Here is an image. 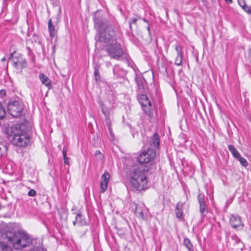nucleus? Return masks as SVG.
<instances>
[{
    "instance_id": "1",
    "label": "nucleus",
    "mask_w": 251,
    "mask_h": 251,
    "mask_svg": "<svg viewBox=\"0 0 251 251\" xmlns=\"http://www.w3.org/2000/svg\"><path fill=\"white\" fill-rule=\"evenodd\" d=\"M148 172L147 167L142 164L135 165L130 168L128 176L132 191H141L147 188Z\"/></svg>"
},
{
    "instance_id": "2",
    "label": "nucleus",
    "mask_w": 251,
    "mask_h": 251,
    "mask_svg": "<svg viewBox=\"0 0 251 251\" xmlns=\"http://www.w3.org/2000/svg\"><path fill=\"white\" fill-rule=\"evenodd\" d=\"M7 228L2 237L7 239L15 249L22 250L32 243V240L26 233L22 231H15L10 226Z\"/></svg>"
},
{
    "instance_id": "3",
    "label": "nucleus",
    "mask_w": 251,
    "mask_h": 251,
    "mask_svg": "<svg viewBox=\"0 0 251 251\" xmlns=\"http://www.w3.org/2000/svg\"><path fill=\"white\" fill-rule=\"evenodd\" d=\"M95 23L96 26L100 30V40L101 42L108 43L116 40L117 29L111 23L97 19L95 20Z\"/></svg>"
},
{
    "instance_id": "4",
    "label": "nucleus",
    "mask_w": 251,
    "mask_h": 251,
    "mask_svg": "<svg viewBox=\"0 0 251 251\" xmlns=\"http://www.w3.org/2000/svg\"><path fill=\"white\" fill-rule=\"evenodd\" d=\"M7 138L14 145L21 147L26 146L30 141L29 136L21 130L18 125H13L8 129Z\"/></svg>"
},
{
    "instance_id": "5",
    "label": "nucleus",
    "mask_w": 251,
    "mask_h": 251,
    "mask_svg": "<svg viewBox=\"0 0 251 251\" xmlns=\"http://www.w3.org/2000/svg\"><path fill=\"white\" fill-rule=\"evenodd\" d=\"M111 42L107 46L105 50L111 58L119 60L124 54L121 45L116 40Z\"/></svg>"
},
{
    "instance_id": "6",
    "label": "nucleus",
    "mask_w": 251,
    "mask_h": 251,
    "mask_svg": "<svg viewBox=\"0 0 251 251\" xmlns=\"http://www.w3.org/2000/svg\"><path fill=\"white\" fill-rule=\"evenodd\" d=\"M23 109V103L19 100L10 101L7 105L8 112L13 117L20 116Z\"/></svg>"
},
{
    "instance_id": "7",
    "label": "nucleus",
    "mask_w": 251,
    "mask_h": 251,
    "mask_svg": "<svg viewBox=\"0 0 251 251\" xmlns=\"http://www.w3.org/2000/svg\"><path fill=\"white\" fill-rule=\"evenodd\" d=\"M156 155L155 151L148 149L144 150L138 156V161L141 164L147 163L154 159Z\"/></svg>"
},
{
    "instance_id": "8",
    "label": "nucleus",
    "mask_w": 251,
    "mask_h": 251,
    "mask_svg": "<svg viewBox=\"0 0 251 251\" xmlns=\"http://www.w3.org/2000/svg\"><path fill=\"white\" fill-rule=\"evenodd\" d=\"M138 100L140 104L142 106V108L144 112L150 118L152 117L153 115V111L151 108V102L145 95H141L139 97Z\"/></svg>"
},
{
    "instance_id": "9",
    "label": "nucleus",
    "mask_w": 251,
    "mask_h": 251,
    "mask_svg": "<svg viewBox=\"0 0 251 251\" xmlns=\"http://www.w3.org/2000/svg\"><path fill=\"white\" fill-rule=\"evenodd\" d=\"M13 65L18 69H22L26 66V60L23 55H19L18 56H14L11 54V57L9 58Z\"/></svg>"
},
{
    "instance_id": "10",
    "label": "nucleus",
    "mask_w": 251,
    "mask_h": 251,
    "mask_svg": "<svg viewBox=\"0 0 251 251\" xmlns=\"http://www.w3.org/2000/svg\"><path fill=\"white\" fill-rule=\"evenodd\" d=\"M231 226L236 230H242L244 226L241 218L238 215H231L229 219Z\"/></svg>"
},
{
    "instance_id": "11",
    "label": "nucleus",
    "mask_w": 251,
    "mask_h": 251,
    "mask_svg": "<svg viewBox=\"0 0 251 251\" xmlns=\"http://www.w3.org/2000/svg\"><path fill=\"white\" fill-rule=\"evenodd\" d=\"M110 178V174L106 172H105L101 177L100 182V188L101 193H103L105 191L107 188V184Z\"/></svg>"
},
{
    "instance_id": "12",
    "label": "nucleus",
    "mask_w": 251,
    "mask_h": 251,
    "mask_svg": "<svg viewBox=\"0 0 251 251\" xmlns=\"http://www.w3.org/2000/svg\"><path fill=\"white\" fill-rule=\"evenodd\" d=\"M147 212V208L143 205L136 204L135 213L137 216L141 219H144L145 217V214Z\"/></svg>"
},
{
    "instance_id": "13",
    "label": "nucleus",
    "mask_w": 251,
    "mask_h": 251,
    "mask_svg": "<svg viewBox=\"0 0 251 251\" xmlns=\"http://www.w3.org/2000/svg\"><path fill=\"white\" fill-rule=\"evenodd\" d=\"M39 78L42 84L46 86L49 89H50L52 88L51 80L47 75L44 74H41L39 75Z\"/></svg>"
},
{
    "instance_id": "14",
    "label": "nucleus",
    "mask_w": 251,
    "mask_h": 251,
    "mask_svg": "<svg viewBox=\"0 0 251 251\" xmlns=\"http://www.w3.org/2000/svg\"><path fill=\"white\" fill-rule=\"evenodd\" d=\"M159 143L160 141L158 135L157 133L154 134L151 139L150 146L152 148L158 149Z\"/></svg>"
},
{
    "instance_id": "15",
    "label": "nucleus",
    "mask_w": 251,
    "mask_h": 251,
    "mask_svg": "<svg viewBox=\"0 0 251 251\" xmlns=\"http://www.w3.org/2000/svg\"><path fill=\"white\" fill-rule=\"evenodd\" d=\"M183 204L181 202H178L176 206L175 209V213L176 214V217L181 220L182 219V207Z\"/></svg>"
},
{
    "instance_id": "16",
    "label": "nucleus",
    "mask_w": 251,
    "mask_h": 251,
    "mask_svg": "<svg viewBox=\"0 0 251 251\" xmlns=\"http://www.w3.org/2000/svg\"><path fill=\"white\" fill-rule=\"evenodd\" d=\"M98 103L100 107L102 113L104 114L106 120H108L109 114L108 110L100 100L98 101Z\"/></svg>"
},
{
    "instance_id": "17",
    "label": "nucleus",
    "mask_w": 251,
    "mask_h": 251,
    "mask_svg": "<svg viewBox=\"0 0 251 251\" xmlns=\"http://www.w3.org/2000/svg\"><path fill=\"white\" fill-rule=\"evenodd\" d=\"M228 148L229 151L232 153V155L237 159L239 157H240V154L239 151L234 148L233 145H229L228 146Z\"/></svg>"
},
{
    "instance_id": "18",
    "label": "nucleus",
    "mask_w": 251,
    "mask_h": 251,
    "mask_svg": "<svg viewBox=\"0 0 251 251\" xmlns=\"http://www.w3.org/2000/svg\"><path fill=\"white\" fill-rule=\"evenodd\" d=\"M48 28L50 32V36L51 37H53L56 34V31L54 27L52 25V20L51 19H50L48 22Z\"/></svg>"
},
{
    "instance_id": "19",
    "label": "nucleus",
    "mask_w": 251,
    "mask_h": 251,
    "mask_svg": "<svg viewBox=\"0 0 251 251\" xmlns=\"http://www.w3.org/2000/svg\"><path fill=\"white\" fill-rule=\"evenodd\" d=\"M183 244L189 251H194L193 245L188 238H184Z\"/></svg>"
},
{
    "instance_id": "20",
    "label": "nucleus",
    "mask_w": 251,
    "mask_h": 251,
    "mask_svg": "<svg viewBox=\"0 0 251 251\" xmlns=\"http://www.w3.org/2000/svg\"><path fill=\"white\" fill-rule=\"evenodd\" d=\"M0 251H13L12 248L2 242H0Z\"/></svg>"
},
{
    "instance_id": "21",
    "label": "nucleus",
    "mask_w": 251,
    "mask_h": 251,
    "mask_svg": "<svg viewBox=\"0 0 251 251\" xmlns=\"http://www.w3.org/2000/svg\"><path fill=\"white\" fill-rule=\"evenodd\" d=\"M94 75L96 81H98L100 79V75L99 74V66L98 64H96L94 67Z\"/></svg>"
},
{
    "instance_id": "22",
    "label": "nucleus",
    "mask_w": 251,
    "mask_h": 251,
    "mask_svg": "<svg viewBox=\"0 0 251 251\" xmlns=\"http://www.w3.org/2000/svg\"><path fill=\"white\" fill-rule=\"evenodd\" d=\"M74 226L78 225L80 226L82 224L81 221V215L80 214H78L75 216V220L73 222Z\"/></svg>"
},
{
    "instance_id": "23",
    "label": "nucleus",
    "mask_w": 251,
    "mask_h": 251,
    "mask_svg": "<svg viewBox=\"0 0 251 251\" xmlns=\"http://www.w3.org/2000/svg\"><path fill=\"white\" fill-rule=\"evenodd\" d=\"M7 145L5 142L0 143V154H2L7 151Z\"/></svg>"
},
{
    "instance_id": "24",
    "label": "nucleus",
    "mask_w": 251,
    "mask_h": 251,
    "mask_svg": "<svg viewBox=\"0 0 251 251\" xmlns=\"http://www.w3.org/2000/svg\"><path fill=\"white\" fill-rule=\"evenodd\" d=\"M183 55H177L175 59V64L177 66L182 65Z\"/></svg>"
},
{
    "instance_id": "25",
    "label": "nucleus",
    "mask_w": 251,
    "mask_h": 251,
    "mask_svg": "<svg viewBox=\"0 0 251 251\" xmlns=\"http://www.w3.org/2000/svg\"><path fill=\"white\" fill-rule=\"evenodd\" d=\"M137 84L138 86V89L141 92H143L144 90H145V88H144V85L141 79H140V80L137 79Z\"/></svg>"
},
{
    "instance_id": "26",
    "label": "nucleus",
    "mask_w": 251,
    "mask_h": 251,
    "mask_svg": "<svg viewBox=\"0 0 251 251\" xmlns=\"http://www.w3.org/2000/svg\"><path fill=\"white\" fill-rule=\"evenodd\" d=\"M95 156L96 159L100 161H102L103 158V155L100 151H96Z\"/></svg>"
},
{
    "instance_id": "27",
    "label": "nucleus",
    "mask_w": 251,
    "mask_h": 251,
    "mask_svg": "<svg viewBox=\"0 0 251 251\" xmlns=\"http://www.w3.org/2000/svg\"><path fill=\"white\" fill-rule=\"evenodd\" d=\"M237 160L239 161L240 164L244 167H246L248 165V161L246 159L242 157L241 156L239 157Z\"/></svg>"
},
{
    "instance_id": "28",
    "label": "nucleus",
    "mask_w": 251,
    "mask_h": 251,
    "mask_svg": "<svg viewBox=\"0 0 251 251\" xmlns=\"http://www.w3.org/2000/svg\"><path fill=\"white\" fill-rule=\"evenodd\" d=\"M5 111L0 102V119H3L5 116Z\"/></svg>"
},
{
    "instance_id": "29",
    "label": "nucleus",
    "mask_w": 251,
    "mask_h": 251,
    "mask_svg": "<svg viewBox=\"0 0 251 251\" xmlns=\"http://www.w3.org/2000/svg\"><path fill=\"white\" fill-rule=\"evenodd\" d=\"M238 2L240 5L243 7V8L247 12L251 13V10L250 9V8L246 6V4L244 2H243V5H242L241 3H240L239 0H238Z\"/></svg>"
},
{
    "instance_id": "30",
    "label": "nucleus",
    "mask_w": 251,
    "mask_h": 251,
    "mask_svg": "<svg viewBox=\"0 0 251 251\" xmlns=\"http://www.w3.org/2000/svg\"><path fill=\"white\" fill-rule=\"evenodd\" d=\"M200 204V210L201 214H202L205 210L206 204L205 202L199 203Z\"/></svg>"
},
{
    "instance_id": "31",
    "label": "nucleus",
    "mask_w": 251,
    "mask_h": 251,
    "mask_svg": "<svg viewBox=\"0 0 251 251\" xmlns=\"http://www.w3.org/2000/svg\"><path fill=\"white\" fill-rule=\"evenodd\" d=\"M175 49L177 52V55H182V49L179 45H176Z\"/></svg>"
},
{
    "instance_id": "32",
    "label": "nucleus",
    "mask_w": 251,
    "mask_h": 251,
    "mask_svg": "<svg viewBox=\"0 0 251 251\" xmlns=\"http://www.w3.org/2000/svg\"><path fill=\"white\" fill-rule=\"evenodd\" d=\"M36 192L34 189L30 190L28 192V195L30 197H34L36 195Z\"/></svg>"
},
{
    "instance_id": "33",
    "label": "nucleus",
    "mask_w": 251,
    "mask_h": 251,
    "mask_svg": "<svg viewBox=\"0 0 251 251\" xmlns=\"http://www.w3.org/2000/svg\"><path fill=\"white\" fill-rule=\"evenodd\" d=\"M199 203H201L204 202V195L201 194H199L198 197Z\"/></svg>"
},
{
    "instance_id": "34",
    "label": "nucleus",
    "mask_w": 251,
    "mask_h": 251,
    "mask_svg": "<svg viewBox=\"0 0 251 251\" xmlns=\"http://www.w3.org/2000/svg\"><path fill=\"white\" fill-rule=\"evenodd\" d=\"M31 251H44V249L41 246L34 247L32 249Z\"/></svg>"
},
{
    "instance_id": "35",
    "label": "nucleus",
    "mask_w": 251,
    "mask_h": 251,
    "mask_svg": "<svg viewBox=\"0 0 251 251\" xmlns=\"http://www.w3.org/2000/svg\"><path fill=\"white\" fill-rule=\"evenodd\" d=\"M137 22V19L133 18L130 19V22H129L130 26H131V24H136Z\"/></svg>"
},
{
    "instance_id": "36",
    "label": "nucleus",
    "mask_w": 251,
    "mask_h": 251,
    "mask_svg": "<svg viewBox=\"0 0 251 251\" xmlns=\"http://www.w3.org/2000/svg\"><path fill=\"white\" fill-rule=\"evenodd\" d=\"M64 162L65 164H69V158L66 156V157H63Z\"/></svg>"
},
{
    "instance_id": "37",
    "label": "nucleus",
    "mask_w": 251,
    "mask_h": 251,
    "mask_svg": "<svg viewBox=\"0 0 251 251\" xmlns=\"http://www.w3.org/2000/svg\"><path fill=\"white\" fill-rule=\"evenodd\" d=\"M107 126L108 127V130L109 131L110 133L111 134V135H112V129H111V128L110 123L107 122Z\"/></svg>"
},
{
    "instance_id": "38",
    "label": "nucleus",
    "mask_w": 251,
    "mask_h": 251,
    "mask_svg": "<svg viewBox=\"0 0 251 251\" xmlns=\"http://www.w3.org/2000/svg\"><path fill=\"white\" fill-rule=\"evenodd\" d=\"M62 152H63V157H66V156H67V150H66L64 148L63 149Z\"/></svg>"
},
{
    "instance_id": "39",
    "label": "nucleus",
    "mask_w": 251,
    "mask_h": 251,
    "mask_svg": "<svg viewBox=\"0 0 251 251\" xmlns=\"http://www.w3.org/2000/svg\"><path fill=\"white\" fill-rule=\"evenodd\" d=\"M5 91L4 90H1L0 91V96H5Z\"/></svg>"
},
{
    "instance_id": "40",
    "label": "nucleus",
    "mask_w": 251,
    "mask_h": 251,
    "mask_svg": "<svg viewBox=\"0 0 251 251\" xmlns=\"http://www.w3.org/2000/svg\"><path fill=\"white\" fill-rule=\"evenodd\" d=\"M225 1L228 3H231L232 2V0H225Z\"/></svg>"
},
{
    "instance_id": "41",
    "label": "nucleus",
    "mask_w": 251,
    "mask_h": 251,
    "mask_svg": "<svg viewBox=\"0 0 251 251\" xmlns=\"http://www.w3.org/2000/svg\"><path fill=\"white\" fill-rule=\"evenodd\" d=\"M147 29H148V30L149 31V32H150V27L149 26H148Z\"/></svg>"
},
{
    "instance_id": "42",
    "label": "nucleus",
    "mask_w": 251,
    "mask_h": 251,
    "mask_svg": "<svg viewBox=\"0 0 251 251\" xmlns=\"http://www.w3.org/2000/svg\"><path fill=\"white\" fill-rule=\"evenodd\" d=\"M2 61H4L5 60V58H3L2 59H1Z\"/></svg>"
}]
</instances>
